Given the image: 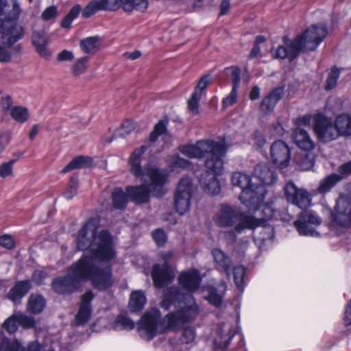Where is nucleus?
Wrapping results in <instances>:
<instances>
[{
  "mask_svg": "<svg viewBox=\"0 0 351 351\" xmlns=\"http://www.w3.org/2000/svg\"><path fill=\"white\" fill-rule=\"evenodd\" d=\"M223 164L220 171L217 172L212 169H206L199 177V182L202 189L206 193L212 195H217L221 191V186L217 179V176L223 173Z\"/></svg>",
  "mask_w": 351,
  "mask_h": 351,
  "instance_id": "dca6fc26",
  "label": "nucleus"
},
{
  "mask_svg": "<svg viewBox=\"0 0 351 351\" xmlns=\"http://www.w3.org/2000/svg\"><path fill=\"white\" fill-rule=\"evenodd\" d=\"M322 222L321 217L314 211L304 210L300 213L294 226L302 236L319 237L315 228Z\"/></svg>",
  "mask_w": 351,
  "mask_h": 351,
  "instance_id": "9d476101",
  "label": "nucleus"
},
{
  "mask_svg": "<svg viewBox=\"0 0 351 351\" xmlns=\"http://www.w3.org/2000/svg\"><path fill=\"white\" fill-rule=\"evenodd\" d=\"M57 14V8L55 5H51L46 8L42 13V18L45 21H49L54 17Z\"/></svg>",
  "mask_w": 351,
  "mask_h": 351,
  "instance_id": "e2e57ef3",
  "label": "nucleus"
},
{
  "mask_svg": "<svg viewBox=\"0 0 351 351\" xmlns=\"http://www.w3.org/2000/svg\"><path fill=\"white\" fill-rule=\"evenodd\" d=\"M100 10H117L120 6L121 7L119 0H97Z\"/></svg>",
  "mask_w": 351,
  "mask_h": 351,
  "instance_id": "3c124183",
  "label": "nucleus"
},
{
  "mask_svg": "<svg viewBox=\"0 0 351 351\" xmlns=\"http://www.w3.org/2000/svg\"><path fill=\"white\" fill-rule=\"evenodd\" d=\"M194 191L195 187L191 178H183L179 182L175 193L174 206L180 215H184L189 210Z\"/></svg>",
  "mask_w": 351,
  "mask_h": 351,
  "instance_id": "6e6552de",
  "label": "nucleus"
},
{
  "mask_svg": "<svg viewBox=\"0 0 351 351\" xmlns=\"http://www.w3.org/2000/svg\"><path fill=\"white\" fill-rule=\"evenodd\" d=\"M342 177L337 173L330 174L319 181L317 193L324 195L331 191L341 181Z\"/></svg>",
  "mask_w": 351,
  "mask_h": 351,
  "instance_id": "a878e982",
  "label": "nucleus"
},
{
  "mask_svg": "<svg viewBox=\"0 0 351 351\" xmlns=\"http://www.w3.org/2000/svg\"><path fill=\"white\" fill-rule=\"evenodd\" d=\"M245 213H239L234 208L227 204L220 205L213 217L215 223L219 227H232Z\"/></svg>",
  "mask_w": 351,
  "mask_h": 351,
  "instance_id": "ddd939ff",
  "label": "nucleus"
},
{
  "mask_svg": "<svg viewBox=\"0 0 351 351\" xmlns=\"http://www.w3.org/2000/svg\"><path fill=\"white\" fill-rule=\"evenodd\" d=\"M217 333L219 339H215L214 343L215 346L219 348H227L235 335V332L231 329V326L227 325L226 324L219 328Z\"/></svg>",
  "mask_w": 351,
  "mask_h": 351,
  "instance_id": "b1692460",
  "label": "nucleus"
},
{
  "mask_svg": "<svg viewBox=\"0 0 351 351\" xmlns=\"http://www.w3.org/2000/svg\"><path fill=\"white\" fill-rule=\"evenodd\" d=\"M146 302L147 299L143 291H133L130 295L129 308L132 312L140 311L143 308Z\"/></svg>",
  "mask_w": 351,
  "mask_h": 351,
  "instance_id": "c85d7f7f",
  "label": "nucleus"
},
{
  "mask_svg": "<svg viewBox=\"0 0 351 351\" xmlns=\"http://www.w3.org/2000/svg\"><path fill=\"white\" fill-rule=\"evenodd\" d=\"M339 77V71L335 67L332 68L326 79L325 89L327 90L332 89L337 85Z\"/></svg>",
  "mask_w": 351,
  "mask_h": 351,
  "instance_id": "de8ad7c7",
  "label": "nucleus"
},
{
  "mask_svg": "<svg viewBox=\"0 0 351 351\" xmlns=\"http://www.w3.org/2000/svg\"><path fill=\"white\" fill-rule=\"evenodd\" d=\"M99 219L88 220L78 232L77 247L79 250H88L73 264L63 277L51 282L53 290L62 295L76 291L81 280H90L93 286L104 290L113 284L111 267L106 262L116 256L111 234L107 230L98 231Z\"/></svg>",
  "mask_w": 351,
  "mask_h": 351,
  "instance_id": "f257e3e1",
  "label": "nucleus"
},
{
  "mask_svg": "<svg viewBox=\"0 0 351 351\" xmlns=\"http://www.w3.org/2000/svg\"><path fill=\"white\" fill-rule=\"evenodd\" d=\"M125 12H132L134 10L144 12L148 5L147 0H119Z\"/></svg>",
  "mask_w": 351,
  "mask_h": 351,
  "instance_id": "7c9ffc66",
  "label": "nucleus"
},
{
  "mask_svg": "<svg viewBox=\"0 0 351 351\" xmlns=\"http://www.w3.org/2000/svg\"><path fill=\"white\" fill-rule=\"evenodd\" d=\"M264 200L258 204V206L254 209H250L251 210L257 211L261 210L263 217L258 218V219H263L265 222L273 219L275 216L276 208L274 206L272 202L262 204Z\"/></svg>",
  "mask_w": 351,
  "mask_h": 351,
  "instance_id": "c9c22d12",
  "label": "nucleus"
},
{
  "mask_svg": "<svg viewBox=\"0 0 351 351\" xmlns=\"http://www.w3.org/2000/svg\"><path fill=\"white\" fill-rule=\"evenodd\" d=\"M232 183L242 189L239 200L248 209L256 208L265 200L267 193L265 186L252 183L250 175L239 171L234 172L232 176Z\"/></svg>",
  "mask_w": 351,
  "mask_h": 351,
  "instance_id": "423d86ee",
  "label": "nucleus"
},
{
  "mask_svg": "<svg viewBox=\"0 0 351 351\" xmlns=\"http://www.w3.org/2000/svg\"><path fill=\"white\" fill-rule=\"evenodd\" d=\"M32 43L37 53L43 58H47L51 56L48 49L49 38L44 31L34 30L32 34Z\"/></svg>",
  "mask_w": 351,
  "mask_h": 351,
  "instance_id": "a211bd4d",
  "label": "nucleus"
},
{
  "mask_svg": "<svg viewBox=\"0 0 351 351\" xmlns=\"http://www.w3.org/2000/svg\"><path fill=\"white\" fill-rule=\"evenodd\" d=\"M254 176L264 185H272L276 182V172L267 165H258L254 169Z\"/></svg>",
  "mask_w": 351,
  "mask_h": 351,
  "instance_id": "aec40b11",
  "label": "nucleus"
},
{
  "mask_svg": "<svg viewBox=\"0 0 351 351\" xmlns=\"http://www.w3.org/2000/svg\"><path fill=\"white\" fill-rule=\"evenodd\" d=\"M228 145L224 139L198 141L195 144L180 145L179 151L189 158H202L208 156L205 161L206 169H212L219 172L223 165V158L227 152Z\"/></svg>",
  "mask_w": 351,
  "mask_h": 351,
  "instance_id": "39448f33",
  "label": "nucleus"
},
{
  "mask_svg": "<svg viewBox=\"0 0 351 351\" xmlns=\"http://www.w3.org/2000/svg\"><path fill=\"white\" fill-rule=\"evenodd\" d=\"M311 116L309 114H306L296 119L295 121V124L297 125L298 129H299L300 126L308 125L311 123Z\"/></svg>",
  "mask_w": 351,
  "mask_h": 351,
  "instance_id": "774afa93",
  "label": "nucleus"
},
{
  "mask_svg": "<svg viewBox=\"0 0 351 351\" xmlns=\"http://www.w3.org/2000/svg\"><path fill=\"white\" fill-rule=\"evenodd\" d=\"M237 100V88H232L230 93L223 99L222 106L224 109L232 106Z\"/></svg>",
  "mask_w": 351,
  "mask_h": 351,
  "instance_id": "6e6d98bb",
  "label": "nucleus"
},
{
  "mask_svg": "<svg viewBox=\"0 0 351 351\" xmlns=\"http://www.w3.org/2000/svg\"><path fill=\"white\" fill-rule=\"evenodd\" d=\"M0 245L10 250L14 247L15 243L11 235L3 234L0 237Z\"/></svg>",
  "mask_w": 351,
  "mask_h": 351,
  "instance_id": "052dcab7",
  "label": "nucleus"
},
{
  "mask_svg": "<svg viewBox=\"0 0 351 351\" xmlns=\"http://www.w3.org/2000/svg\"><path fill=\"white\" fill-rule=\"evenodd\" d=\"M292 138L295 144L303 150L310 151L315 147V143L308 133H293Z\"/></svg>",
  "mask_w": 351,
  "mask_h": 351,
  "instance_id": "2f4dec72",
  "label": "nucleus"
},
{
  "mask_svg": "<svg viewBox=\"0 0 351 351\" xmlns=\"http://www.w3.org/2000/svg\"><path fill=\"white\" fill-rule=\"evenodd\" d=\"M21 8L17 0H0V18L5 20L17 19Z\"/></svg>",
  "mask_w": 351,
  "mask_h": 351,
  "instance_id": "6ab92c4d",
  "label": "nucleus"
},
{
  "mask_svg": "<svg viewBox=\"0 0 351 351\" xmlns=\"http://www.w3.org/2000/svg\"><path fill=\"white\" fill-rule=\"evenodd\" d=\"M152 237L158 246L163 245L167 241V235L162 229L154 231Z\"/></svg>",
  "mask_w": 351,
  "mask_h": 351,
  "instance_id": "13d9d810",
  "label": "nucleus"
},
{
  "mask_svg": "<svg viewBox=\"0 0 351 351\" xmlns=\"http://www.w3.org/2000/svg\"><path fill=\"white\" fill-rule=\"evenodd\" d=\"M134 326V322L131 319L123 315H119L114 322V328L116 330H132Z\"/></svg>",
  "mask_w": 351,
  "mask_h": 351,
  "instance_id": "ea45409f",
  "label": "nucleus"
},
{
  "mask_svg": "<svg viewBox=\"0 0 351 351\" xmlns=\"http://www.w3.org/2000/svg\"><path fill=\"white\" fill-rule=\"evenodd\" d=\"M287 200L301 209L311 206L312 195L305 189L298 187L293 182H288L284 187Z\"/></svg>",
  "mask_w": 351,
  "mask_h": 351,
  "instance_id": "9b49d317",
  "label": "nucleus"
},
{
  "mask_svg": "<svg viewBox=\"0 0 351 351\" xmlns=\"http://www.w3.org/2000/svg\"><path fill=\"white\" fill-rule=\"evenodd\" d=\"M169 164L171 168L182 169H190L191 162L186 159L181 158L179 155H174L169 159Z\"/></svg>",
  "mask_w": 351,
  "mask_h": 351,
  "instance_id": "a19ab883",
  "label": "nucleus"
},
{
  "mask_svg": "<svg viewBox=\"0 0 351 351\" xmlns=\"http://www.w3.org/2000/svg\"><path fill=\"white\" fill-rule=\"evenodd\" d=\"M16 159L11 160L8 162H3L0 166V177L5 178L10 176L13 173V165L16 162Z\"/></svg>",
  "mask_w": 351,
  "mask_h": 351,
  "instance_id": "603ef678",
  "label": "nucleus"
},
{
  "mask_svg": "<svg viewBox=\"0 0 351 351\" xmlns=\"http://www.w3.org/2000/svg\"><path fill=\"white\" fill-rule=\"evenodd\" d=\"M81 8L79 5H74L69 11V12L62 19L61 26L63 28H68L70 27L72 21L80 14Z\"/></svg>",
  "mask_w": 351,
  "mask_h": 351,
  "instance_id": "c03bdc74",
  "label": "nucleus"
},
{
  "mask_svg": "<svg viewBox=\"0 0 351 351\" xmlns=\"http://www.w3.org/2000/svg\"><path fill=\"white\" fill-rule=\"evenodd\" d=\"M99 4L97 0L93 1L90 2L86 8L84 9L82 12V16L84 18H88L93 14H94L96 12L100 10Z\"/></svg>",
  "mask_w": 351,
  "mask_h": 351,
  "instance_id": "864d4df0",
  "label": "nucleus"
},
{
  "mask_svg": "<svg viewBox=\"0 0 351 351\" xmlns=\"http://www.w3.org/2000/svg\"><path fill=\"white\" fill-rule=\"evenodd\" d=\"M31 287L32 284L29 280L19 281L9 291L7 297L14 304L20 303L22 298L29 292Z\"/></svg>",
  "mask_w": 351,
  "mask_h": 351,
  "instance_id": "412c9836",
  "label": "nucleus"
},
{
  "mask_svg": "<svg viewBox=\"0 0 351 351\" xmlns=\"http://www.w3.org/2000/svg\"><path fill=\"white\" fill-rule=\"evenodd\" d=\"M16 19L5 20L0 18V34L5 45L10 47L24 36L23 27L18 25Z\"/></svg>",
  "mask_w": 351,
  "mask_h": 351,
  "instance_id": "f8f14e48",
  "label": "nucleus"
},
{
  "mask_svg": "<svg viewBox=\"0 0 351 351\" xmlns=\"http://www.w3.org/2000/svg\"><path fill=\"white\" fill-rule=\"evenodd\" d=\"M327 34L328 29L325 25H312L290 42L289 48L280 47L275 51L271 50L272 56L275 58H288L291 61L296 58L300 52L315 51Z\"/></svg>",
  "mask_w": 351,
  "mask_h": 351,
  "instance_id": "20e7f679",
  "label": "nucleus"
},
{
  "mask_svg": "<svg viewBox=\"0 0 351 351\" xmlns=\"http://www.w3.org/2000/svg\"><path fill=\"white\" fill-rule=\"evenodd\" d=\"M335 127L337 132H349L351 130V117L346 114L339 115L336 118Z\"/></svg>",
  "mask_w": 351,
  "mask_h": 351,
  "instance_id": "4c0bfd02",
  "label": "nucleus"
},
{
  "mask_svg": "<svg viewBox=\"0 0 351 351\" xmlns=\"http://www.w3.org/2000/svg\"><path fill=\"white\" fill-rule=\"evenodd\" d=\"M88 56H84L76 60L71 68L73 75L75 77H78L84 73L88 68Z\"/></svg>",
  "mask_w": 351,
  "mask_h": 351,
  "instance_id": "58836bf2",
  "label": "nucleus"
},
{
  "mask_svg": "<svg viewBox=\"0 0 351 351\" xmlns=\"http://www.w3.org/2000/svg\"><path fill=\"white\" fill-rule=\"evenodd\" d=\"M283 94V88L278 87L275 88L267 97L263 98L261 103L260 108L265 113L271 112L278 101L282 97Z\"/></svg>",
  "mask_w": 351,
  "mask_h": 351,
  "instance_id": "4be33fe9",
  "label": "nucleus"
},
{
  "mask_svg": "<svg viewBox=\"0 0 351 351\" xmlns=\"http://www.w3.org/2000/svg\"><path fill=\"white\" fill-rule=\"evenodd\" d=\"M304 159L298 163L299 167L302 170H308L314 165L313 157L310 154H304Z\"/></svg>",
  "mask_w": 351,
  "mask_h": 351,
  "instance_id": "bf43d9fd",
  "label": "nucleus"
},
{
  "mask_svg": "<svg viewBox=\"0 0 351 351\" xmlns=\"http://www.w3.org/2000/svg\"><path fill=\"white\" fill-rule=\"evenodd\" d=\"M173 252L166 251L159 254L158 261L162 263L153 265L152 278L156 288H162L173 282L175 278L174 269L170 264Z\"/></svg>",
  "mask_w": 351,
  "mask_h": 351,
  "instance_id": "0eeeda50",
  "label": "nucleus"
},
{
  "mask_svg": "<svg viewBox=\"0 0 351 351\" xmlns=\"http://www.w3.org/2000/svg\"><path fill=\"white\" fill-rule=\"evenodd\" d=\"M93 160L89 156H79L74 158L62 170V173H66L73 169L88 167L91 165Z\"/></svg>",
  "mask_w": 351,
  "mask_h": 351,
  "instance_id": "cd10ccee",
  "label": "nucleus"
},
{
  "mask_svg": "<svg viewBox=\"0 0 351 351\" xmlns=\"http://www.w3.org/2000/svg\"><path fill=\"white\" fill-rule=\"evenodd\" d=\"M270 154L273 162L280 169L287 167L291 160V149L282 141L274 142L270 148Z\"/></svg>",
  "mask_w": 351,
  "mask_h": 351,
  "instance_id": "4468645a",
  "label": "nucleus"
},
{
  "mask_svg": "<svg viewBox=\"0 0 351 351\" xmlns=\"http://www.w3.org/2000/svg\"><path fill=\"white\" fill-rule=\"evenodd\" d=\"M201 97L202 96L199 92H193L191 97L188 101V108L189 110L194 114H197L199 113L198 103Z\"/></svg>",
  "mask_w": 351,
  "mask_h": 351,
  "instance_id": "8fccbe9b",
  "label": "nucleus"
},
{
  "mask_svg": "<svg viewBox=\"0 0 351 351\" xmlns=\"http://www.w3.org/2000/svg\"><path fill=\"white\" fill-rule=\"evenodd\" d=\"M346 204L344 199L339 198L335 207L337 214L334 217V221L343 227H347L351 224V208L348 211L343 209Z\"/></svg>",
  "mask_w": 351,
  "mask_h": 351,
  "instance_id": "5701e85b",
  "label": "nucleus"
},
{
  "mask_svg": "<svg viewBox=\"0 0 351 351\" xmlns=\"http://www.w3.org/2000/svg\"><path fill=\"white\" fill-rule=\"evenodd\" d=\"M176 302H183L184 304L162 319L157 308H153L143 315L138 324V331L142 339L151 340L158 332L176 330L181 325L193 322L196 319L199 310L194 298L192 295L182 294L177 287L173 286L165 291L160 306L167 310Z\"/></svg>",
  "mask_w": 351,
  "mask_h": 351,
  "instance_id": "f03ea898",
  "label": "nucleus"
},
{
  "mask_svg": "<svg viewBox=\"0 0 351 351\" xmlns=\"http://www.w3.org/2000/svg\"><path fill=\"white\" fill-rule=\"evenodd\" d=\"M259 227L262 228L261 236L258 238L260 240L264 242L274 238V228L264 220L258 219L251 215H243L239 222L235 225L234 230L237 233H241L245 229L255 230Z\"/></svg>",
  "mask_w": 351,
  "mask_h": 351,
  "instance_id": "1a4fd4ad",
  "label": "nucleus"
},
{
  "mask_svg": "<svg viewBox=\"0 0 351 351\" xmlns=\"http://www.w3.org/2000/svg\"><path fill=\"white\" fill-rule=\"evenodd\" d=\"M226 73H229L231 77L232 88H238L241 82V70L237 66H231L225 69Z\"/></svg>",
  "mask_w": 351,
  "mask_h": 351,
  "instance_id": "a18cd8bd",
  "label": "nucleus"
},
{
  "mask_svg": "<svg viewBox=\"0 0 351 351\" xmlns=\"http://www.w3.org/2000/svg\"><path fill=\"white\" fill-rule=\"evenodd\" d=\"M201 281L199 271L195 269L184 270L178 278L180 287L186 291L184 294L192 295L199 288Z\"/></svg>",
  "mask_w": 351,
  "mask_h": 351,
  "instance_id": "2eb2a0df",
  "label": "nucleus"
},
{
  "mask_svg": "<svg viewBox=\"0 0 351 351\" xmlns=\"http://www.w3.org/2000/svg\"><path fill=\"white\" fill-rule=\"evenodd\" d=\"M10 117L19 123H24L29 119L30 114L27 107L15 106L10 112Z\"/></svg>",
  "mask_w": 351,
  "mask_h": 351,
  "instance_id": "72a5a7b5",
  "label": "nucleus"
},
{
  "mask_svg": "<svg viewBox=\"0 0 351 351\" xmlns=\"http://www.w3.org/2000/svg\"><path fill=\"white\" fill-rule=\"evenodd\" d=\"M18 320L19 321V326L23 328L29 329L32 328L36 325V321L34 317L26 315L22 313H17Z\"/></svg>",
  "mask_w": 351,
  "mask_h": 351,
  "instance_id": "09e8293b",
  "label": "nucleus"
},
{
  "mask_svg": "<svg viewBox=\"0 0 351 351\" xmlns=\"http://www.w3.org/2000/svg\"><path fill=\"white\" fill-rule=\"evenodd\" d=\"M74 58V55L72 51L68 50H63L58 53L57 60L60 62L62 61H71Z\"/></svg>",
  "mask_w": 351,
  "mask_h": 351,
  "instance_id": "338daca9",
  "label": "nucleus"
},
{
  "mask_svg": "<svg viewBox=\"0 0 351 351\" xmlns=\"http://www.w3.org/2000/svg\"><path fill=\"white\" fill-rule=\"evenodd\" d=\"M12 53L3 46L0 45V62H9L12 60Z\"/></svg>",
  "mask_w": 351,
  "mask_h": 351,
  "instance_id": "69168bd1",
  "label": "nucleus"
},
{
  "mask_svg": "<svg viewBox=\"0 0 351 351\" xmlns=\"http://www.w3.org/2000/svg\"><path fill=\"white\" fill-rule=\"evenodd\" d=\"M314 132H326L332 125V121L330 119L322 114H315L313 117Z\"/></svg>",
  "mask_w": 351,
  "mask_h": 351,
  "instance_id": "f704fd0d",
  "label": "nucleus"
},
{
  "mask_svg": "<svg viewBox=\"0 0 351 351\" xmlns=\"http://www.w3.org/2000/svg\"><path fill=\"white\" fill-rule=\"evenodd\" d=\"M210 83L211 79L209 75L202 76L199 80L194 92H199L202 96L204 90H205Z\"/></svg>",
  "mask_w": 351,
  "mask_h": 351,
  "instance_id": "4d7b16f0",
  "label": "nucleus"
},
{
  "mask_svg": "<svg viewBox=\"0 0 351 351\" xmlns=\"http://www.w3.org/2000/svg\"><path fill=\"white\" fill-rule=\"evenodd\" d=\"M113 206L116 209H123L128 203L127 194L121 188H116L112 192Z\"/></svg>",
  "mask_w": 351,
  "mask_h": 351,
  "instance_id": "e433bc0d",
  "label": "nucleus"
},
{
  "mask_svg": "<svg viewBox=\"0 0 351 351\" xmlns=\"http://www.w3.org/2000/svg\"><path fill=\"white\" fill-rule=\"evenodd\" d=\"M147 147L142 145L139 149H136L130 158V171L136 178H141V180L146 181L145 177L149 178V185L142 184L139 186H128L126 191L128 195L136 204L147 202L149 193L156 197L162 196L165 193L164 184L166 182L168 174L166 170L159 169L155 167L147 168L144 171L141 165V158L146 152Z\"/></svg>",
  "mask_w": 351,
  "mask_h": 351,
  "instance_id": "7ed1b4c3",
  "label": "nucleus"
},
{
  "mask_svg": "<svg viewBox=\"0 0 351 351\" xmlns=\"http://www.w3.org/2000/svg\"><path fill=\"white\" fill-rule=\"evenodd\" d=\"M77 191V177L73 176L70 180V185L64 195L67 199H72L76 195Z\"/></svg>",
  "mask_w": 351,
  "mask_h": 351,
  "instance_id": "5fc2aeb1",
  "label": "nucleus"
},
{
  "mask_svg": "<svg viewBox=\"0 0 351 351\" xmlns=\"http://www.w3.org/2000/svg\"><path fill=\"white\" fill-rule=\"evenodd\" d=\"M99 38L92 36L80 40V47L86 54H94L99 49Z\"/></svg>",
  "mask_w": 351,
  "mask_h": 351,
  "instance_id": "c756f323",
  "label": "nucleus"
},
{
  "mask_svg": "<svg viewBox=\"0 0 351 351\" xmlns=\"http://www.w3.org/2000/svg\"><path fill=\"white\" fill-rule=\"evenodd\" d=\"M94 298L92 291H87L82 295V301L75 318L76 325H84L90 319L92 314L91 302Z\"/></svg>",
  "mask_w": 351,
  "mask_h": 351,
  "instance_id": "f3484780",
  "label": "nucleus"
},
{
  "mask_svg": "<svg viewBox=\"0 0 351 351\" xmlns=\"http://www.w3.org/2000/svg\"><path fill=\"white\" fill-rule=\"evenodd\" d=\"M245 274V268L241 265L234 268V280L236 286L239 289H243V279Z\"/></svg>",
  "mask_w": 351,
  "mask_h": 351,
  "instance_id": "49530a36",
  "label": "nucleus"
},
{
  "mask_svg": "<svg viewBox=\"0 0 351 351\" xmlns=\"http://www.w3.org/2000/svg\"><path fill=\"white\" fill-rule=\"evenodd\" d=\"M213 259L219 270L225 272L230 277V269L232 265L231 258L219 249H214L212 251Z\"/></svg>",
  "mask_w": 351,
  "mask_h": 351,
  "instance_id": "393cba45",
  "label": "nucleus"
},
{
  "mask_svg": "<svg viewBox=\"0 0 351 351\" xmlns=\"http://www.w3.org/2000/svg\"><path fill=\"white\" fill-rule=\"evenodd\" d=\"M19 321L18 320L17 313L12 315L5 320L2 326L9 333H14L19 328Z\"/></svg>",
  "mask_w": 351,
  "mask_h": 351,
  "instance_id": "37998d69",
  "label": "nucleus"
},
{
  "mask_svg": "<svg viewBox=\"0 0 351 351\" xmlns=\"http://www.w3.org/2000/svg\"><path fill=\"white\" fill-rule=\"evenodd\" d=\"M46 306V300L40 294H31L27 303V310L33 314L40 313Z\"/></svg>",
  "mask_w": 351,
  "mask_h": 351,
  "instance_id": "bb28decb",
  "label": "nucleus"
},
{
  "mask_svg": "<svg viewBox=\"0 0 351 351\" xmlns=\"http://www.w3.org/2000/svg\"><path fill=\"white\" fill-rule=\"evenodd\" d=\"M120 129L124 130L125 132H132L134 130H141L136 124V122L126 119L120 125Z\"/></svg>",
  "mask_w": 351,
  "mask_h": 351,
  "instance_id": "680f3d73",
  "label": "nucleus"
},
{
  "mask_svg": "<svg viewBox=\"0 0 351 351\" xmlns=\"http://www.w3.org/2000/svg\"><path fill=\"white\" fill-rule=\"evenodd\" d=\"M221 290L218 292L215 288H211L206 299L213 305L218 307L222 304L223 298L226 290V284L222 282L221 284Z\"/></svg>",
  "mask_w": 351,
  "mask_h": 351,
  "instance_id": "473e14b6",
  "label": "nucleus"
},
{
  "mask_svg": "<svg viewBox=\"0 0 351 351\" xmlns=\"http://www.w3.org/2000/svg\"><path fill=\"white\" fill-rule=\"evenodd\" d=\"M196 338V330L194 327L186 326L182 329L180 341L184 344H190L193 343Z\"/></svg>",
  "mask_w": 351,
  "mask_h": 351,
  "instance_id": "79ce46f5",
  "label": "nucleus"
},
{
  "mask_svg": "<svg viewBox=\"0 0 351 351\" xmlns=\"http://www.w3.org/2000/svg\"><path fill=\"white\" fill-rule=\"evenodd\" d=\"M1 108L3 111L8 112L11 111L12 108L14 106H13V101L12 97L10 95H6L1 99Z\"/></svg>",
  "mask_w": 351,
  "mask_h": 351,
  "instance_id": "0e129e2a",
  "label": "nucleus"
}]
</instances>
